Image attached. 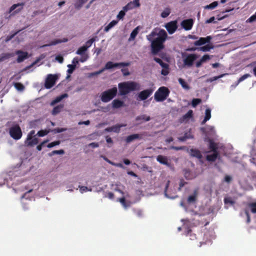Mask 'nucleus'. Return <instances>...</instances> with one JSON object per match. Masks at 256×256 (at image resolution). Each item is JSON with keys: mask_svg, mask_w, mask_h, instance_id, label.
<instances>
[{"mask_svg": "<svg viewBox=\"0 0 256 256\" xmlns=\"http://www.w3.org/2000/svg\"><path fill=\"white\" fill-rule=\"evenodd\" d=\"M68 95L66 94H62L58 96H57L54 100H53L51 103L50 104L52 106H54L56 103L60 102L63 98H64L68 97Z\"/></svg>", "mask_w": 256, "mask_h": 256, "instance_id": "obj_24", "label": "nucleus"}, {"mask_svg": "<svg viewBox=\"0 0 256 256\" xmlns=\"http://www.w3.org/2000/svg\"><path fill=\"white\" fill-rule=\"evenodd\" d=\"M152 89H146L140 92L138 94V100H144L147 99L152 93Z\"/></svg>", "mask_w": 256, "mask_h": 256, "instance_id": "obj_10", "label": "nucleus"}, {"mask_svg": "<svg viewBox=\"0 0 256 256\" xmlns=\"http://www.w3.org/2000/svg\"><path fill=\"white\" fill-rule=\"evenodd\" d=\"M218 5V2L214 1L210 4L206 6L204 8L206 9H214Z\"/></svg>", "mask_w": 256, "mask_h": 256, "instance_id": "obj_42", "label": "nucleus"}, {"mask_svg": "<svg viewBox=\"0 0 256 256\" xmlns=\"http://www.w3.org/2000/svg\"><path fill=\"white\" fill-rule=\"evenodd\" d=\"M176 20L171 21L166 24L165 28L170 34H174L178 28Z\"/></svg>", "mask_w": 256, "mask_h": 256, "instance_id": "obj_9", "label": "nucleus"}, {"mask_svg": "<svg viewBox=\"0 0 256 256\" xmlns=\"http://www.w3.org/2000/svg\"><path fill=\"white\" fill-rule=\"evenodd\" d=\"M130 65V62H122L119 63H114L112 62H108L105 65L104 70H110L114 68L120 66H128Z\"/></svg>", "mask_w": 256, "mask_h": 256, "instance_id": "obj_8", "label": "nucleus"}, {"mask_svg": "<svg viewBox=\"0 0 256 256\" xmlns=\"http://www.w3.org/2000/svg\"><path fill=\"white\" fill-rule=\"evenodd\" d=\"M212 40L210 36H208L206 38H200L198 40L194 42V44L196 46H202L206 43H209Z\"/></svg>", "mask_w": 256, "mask_h": 256, "instance_id": "obj_13", "label": "nucleus"}, {"mask_svg": "<svg viewBox=\"0 0 256 256\" xmlns=\"http://www.w3.org/2000/svg\"><path fill=\"white\" fill-rule=\"evenodd\" d=\"M178 82L186 90H189L190 88V86L187 84L184 80L180 78L178 79Z\"/></svg>", "mask_w": 256, "mask_h": 256, "instance_id": "obj_37", "label": "nucleus"}, {"mask_svg": "<svg viewBox=\"0 0 256 256\" xmlns=\"http://www.w3.org/2000/svg\"><path fill=\"white\" fill-rule=\"evenodd\" d=\"M57 78L58 77L56 75L48 74L45 81V88L47 89L52 88L54 85Z\"/></svg>", "mask_w": 256, "mask_h": 256, "instance_id": "obj_7", "label": "nucleus"}, {"mask_svg": "<svg viewBox=\"0 0 256 256\" xmlns=\"http://www.w3.org/2000/svg\"><path fill=\"white\" fill-rule=\"evenodd\" d=\"M60 144V140L54 141V142H52L48 144L47 145V147L49 148H50L54 147V146H56L59 145Z\"/></svg>", "mask_w": 256, "mask_h": 256, "instance_id": "obj_53", "label": "nucleus"}, {"mask_svg": "<svg viewBox=\"0 0 256 256\" xmlns=\"http://www.w3.org/2000/svg\"><path fill=\"white\" fill-rule=\"evenodd\" d=\"M122 126V125L117 124L110 127H108L105 129V130L108 132H114L118 133Z\"/></svg>", "mask_w": 256, "mask_h": 256, "instance_id": "obj_20", "label": "nucleus"}, {"mask_svg": "<svg viewBox=\"0 0 256 256\" xmlns=\"http://www.w3.org/2000/svg\"><path fill=\"white\" fill-rule=\"evenodd\" d=\"M126 14V11L124 10H120L117 16V18L118 19V20H122L123 19L124 17V16Z\"/></svg>", "mask_w": 256, "mask_h": 256, "instance_id": "obj_52", "label": "nucleus"}, {"mask_svg": "<svg viewBox=\"0 0 256 256\" xmlns=\"http://www.w3.org/2000/svg\"><path fill=\"white\" fill-rule=\"evenodd\" d=\"M64 153L63 150H53L51 153L49 154L50 156H52L54 154H62Z\"/></svg>", "mask_w": 256, "mask_h": 256, "instance_id": "obj_44", "label": "nucleus"}, {"mask_svg": "<svg viewBox=\"0 0 256 256\" xmlns=\"http://www.w3.org/2000/svg\"><path fill=\"white\" fill-rule=\"evenodd\" d=\"M211 118V110L210 108H206L205 110V116L202 122V124H204Z\"/></svg>", "mask_w": 256, "mask_h": 256, "instance_id": "obj_23", "label": "nucleus"}, {"mask_svg": "<svg viewBox=\"0 0 256 256\" xmlns=\"http://www.w3.org/2000/svg\"><path fill=\"white\" fill-rule=\"evenodd\" d=\"M134 4V6H133L134 7H138L140 6V0H134L132 2V5Z\"/></svg>", "mask_w": 256, "mask_h": 256, "instance_id": "obj_62", "label": "nucleus"}, {"mask_svg": "<svg viewBox=\"0 0 256 256\" xmlns=\"http://www.w3.org/2000/svg\"><path fill=\"white\" fill-rule=\"evenodd\" d=\"M10 134L14 139L18 140L21 138L22 132L20 126L18 124H15L10 128Z\"/></svg>", "mask_w": 256, "mask_h": 256, "instance_id": "obj_6", "label": "nucleus"}, {"mask_svg": "<svg viewBox=\"0 0 256 256\" xmlns=\"http://www.w3.org/2000/svg\"><path fill=\"white\" fill-rule=\"evenodd\" d=\"M201 102L202 100L200 98H194L192 101V105L194 108H195Z\"/></svg>", "mask_w": 256, "mask_h": 256, "instance_id": "obj_41", "label": "nucleus"}, {"mask_svg": "<svg viewBox=\"0 0 256 256\" xmlns=\"http://www.w3.org/2000/svg\"><path fill=\"white\" fill-rule=\"evenodd\" d=\"M196 200V193L195 192L194 194L190 196L188 198V202L189 204L194 203Z\"/></svg>", "mask_w": 256, "mask_h": 256, "instance_id": "obj_35", "label": "nucleus"}, {"mask_svg": "<svg viewBox=\"0 0 256 256\" xmlns=\"http://www.w3.org/2000/svg\"><path fill=\"white\" fill-rule=\"evenodd\" d=\"M86 50V48L83 46L80 48L76 52V54L82 56V58L80 60V61L82 62H85L87 59L88 56H83Z\"/></svg>", "mask_w": 256, "mask_h": 256, "instance_id": "obj_14", "label": "nucleus"}, {"mask_svg": "<svg viewBox=\"0 0 256 256\" xmlns=\"http://www.w3.org/2000/svg\"><path fill=\"white\" fill-rule=\"evenodd\" d=\"M156 160L162 164L166 165L168 166H170V163L168 162V158L166 156L158 155L157 156Z\"/></svg>", "mask_w": 256, "mask_h": 256, "instance_id": "obj_17", "label": "nucleus"}, {"mask_svg": "<svg viewBox=\"0 0 256 256\" xmlns=\"http://www.w3.org/2000/svg\"><path fill=\"white\" fill-rule=\"evenodd\" d=\"M112 108H118L124 106V102L118 99H115L112 102Z\"/></svg>", "mask_w": 256, "mask_h": 256, "instance_id": "obj_21", "label": "nucleus"}, {"mask_svg": "<svg viewBox=\"0 0 256 256\" xmlns=\"http://www.w3.org/2000/svg\"><path fill=\"white\" fill-rule=\"evenodd\" d=\"M68 67L69 68L67 70V72L69 74H72L74 70H75L76 68V64H68Z\"/></svg>", "mask_w": 256, "mask_h": 256, "instance_id": "obj_45", "label": "nucleus"}, {"mask_svg": "<svg viewBox=\"0 0 256 256\" xmlns=\"http://www.w3.org/2000/svg\"><path fill=\"white\" fill-rule=\"evenodd\" d=\"M117 92L118 90L116 87L108 89L101 94L100 100L104 102H109L116 96Z\"/></svg>", "mask_w": 256, "mask_h": 256, "instance_id": "obj_3", "label": "nucleus"}, {"mask_svg": "<svg viewBox=\"0 0 256 256\" xmlns=\"http://www.w3.org/2000/svg\"><path fill=\"white\" fill-rule=\"evenodd\" d=\"M193 116V111L192 110H189L186 114L184 115L180 118V122H183L187 121L188 120L192 117Z\"/></svg>", "mask_w": 256, "mask_h": 256, "instance_id": "obj_19", "label": "nucleus"}, {"mask_svg": "<svg viewBox=\"0 0 256 256\" xmlns=\"http://www.w3.org/2000/svg\"><path fill=\"white\" fill-rule=\"evenodd\" d=\"M138 32V28H136L131 32L130 40H134Z\"/></svg>", "mask_w": 256, "mask_h": 256, "instance_id": "obj_38", "label": "nucleus"}, {"mask_svg": "<svg viewBox=\"0 0 256 256\" xmlns=\"http://www.w3.org/2000/svg\"><path fill=\"white\" fill-rule=\"evenodd\" d=\"M250 22H253L256 20V14L252 16L248 20Z\"/></svg>", "mask_w": 256, "mask_h": 256, "instance_id": "obj_64", "label": "nucleus"}, {"mask_svg": "<svg viewBox=\"0 0 256 256\" xmlns=\"http://www.w3.org/2000/svg\"><path fill=\"white\" fill-rule=\"evenodd\" d=\"M194 21L191 18L184 20L181 23L182 27L186 30H191Z\"/></svg>", "mask_w": 256, "mask_h": 256, "instance_id": "obj_11", "label": "nucleus"}, {"mask_svg": "<svg viewBox=\"0 0 256 256\" xmlns=\"http://www.w3.org/2000/svg\"><path fill=\"white\" fill-rule=\"evenodd\" d=\"M56 60L60 63H62L64 61V58L62 56L58 55L56 57Z\"/></svg>", "mask_w": 256, "mask_h": 256, "instance_id": "obj_61", "label": "nucleus"}, {"mask_svg": "<svg viewBox=\"0 0 256 256\" xmlns=\"http://www.w3.org/2000/svg\"><path fill=\"white\" fill-rule=\"evenodd\" d=\"M133 8V6H132V2H130L126 6H124L123 8V10H125L126 12H127L129 10H130Z\"/></svg>", "mask_w": 256, "mask_h": 256, "instance_id": "obj_55", "label": "nucleus"}, {"mask_svg": "<svg viewBox=\"0 0 256 256\" xmlns=\"http://www.w3.org/2000/svg\"><path fill=\"white\" fill-rule=\"evenodd\" d=\"M63 106H64L62 104H60L56 106H55L52 110V114L54 115H56L59 113L61 111L62 109L63 108Z\"/></svg>", "mask_w": 256, "mask_h": 256, "instance_id": "obj_33", "label": "nucleus"}, {"mask_svg": "<svg viewBox=\"0 0 256 256\" xmlns=\"http://www.w3.org/2000/svg\"><path fill=\"white\" fill-rule=\"evenodd\" d=\"M186 184H187V182H184V180L183 179H180V184H179V188H178V190L179 191H180L182 190V188Z\"/></svg>", "mask_w": 256, "mask_h": 256, "instance_id": "obj_54", "label": "nucleus"}, {"mask_svg": "<svg viewBox=\"0 0 256 256\" xmlns=\"http://www.w3.org/2000/svg\"><path fill=\"white\" fill-rule=\"evenodd\" d=\"M168 38L165 30L160 29L157 32L156 30H153L150 34L146 36V39L151 42V53L152 55L157 54L164 48V42Z\"/></svg>", "mask_w": 256, "mask_h": 256, "instance_id": "obj_1", "label": "nucleus"}, {"mask_svg": "<svg viewBox=\"0 0 256 256\" xmlns=\"http://www.w3.org/2000/svg\"><path fill=\"white\" fill-rule=\"evenodd\" d=\"M224 202L225 204H230L232 205L234 204V201L230 197H226L224 198Z\"/></svg>", "mask_w": 256, "mask_h": 256, "instance_id": "obj_47", "label": "nucleus"}, {"mask_svg": "<svg viewBox=\"0 0 256 256\" xmlns=\"http://www.w3.org/2000/svg\"><path fill=\"white\" fill-rule=\"evenodd\" d=\"M183 62L184 66L191 67L194 62L198 58V56L194 54H182Z\"/></svg>", "mask_w": 256, "mask_h": 256, "instance_id": "obj_5", "label": "nucleus"}, {"mask_svg": "<svg viewBox=\"0 0 256 256\" xmlns=\"http://www.w3.org/2000/svg\"><path fill=\"white\" fill-rule=\"evenodd\" d=\"M249 207L250 208L252 212L254 214L256 213V202L250 203L248 205Z\"/></svg>", "mask_w": 256, "mask_h": 256, "instance_id": "obj_48", "label": "nucleus"}, {"mask_svg": "<svg viewBox=\"0 0 256 256\" xmlns=\"http://www.w3.org/2000/svg\"><path fill=\"white\" fill-rule=\"evenodd\" d=\"M186 236H190V238L191 240H194L196 238V234H192V230L190 229L188 230Z\"/></svg>", "mask_w": 256, "mask_h": 256, "instance_id": "obj_43", "label": "nucleus"}, {"mask_svg": "<svg viewBox=\"0 0 256 256\" xmlns=\"http://www.w3.org/2000/svg\"><path fill=\"white\" fill-rule=\"evenodd\" d=\"M184 176L188 180L192 178V176H190V171L188 170H184Z\"/></svg>", "mask_w": 256, "mask_h": 256, "instance_id": "obj_51", "label": "nucleus"}, {"mask_svg": "<svg viewBox=\"0 0 256 256\" xmlns=\"http://www.w3.org/2000/svg\"><path fill=\"white\" fill-rule=\"evenodd\" d=\"M170 9L168 8H166L162 12L161 16L163 18H166L170 15Z\"/></svg>", "mask_w": 256, "mask_h": 256, "instance_id": "obj_36", "label": "nucleus"}, {"mask_svg": "<svg viewBox=\"0 0 256 256\" xmlns=\"http://www.w3.org/2000/svg\"><path fill=\"white\" fill-rule=\"evenodd\" d=\"M88 0H78L74 4L75 8L77 9L80 8Z\"/></svg>", "mask_w": 256, "mask_h": 256, "instance_id": "obj_39", "label": "nucleus"}, {"mask_svg": "<svg viewBox=\"0 0 256 256\" xmlns=\"http://www.w3.org/2000/svg\"><path fill=\"white\" fill-rule=\"evenodd\" d=\"M68 42V38H64L62 40L60 39H56L52 41L50 44L44 45V46H54L58 44L61 43V42Z\"/></svg>", "mask_w": 256, "mask_h": 256, "instance_id": "obj_25", "label": "nucleus"}, {"mask_svg": "<svg viewBox=\"0 0 256 256\" xmlns=\"http://www.w3.org/2000/svg\"><path fill=\"white\" fill-rule=\"evenodd\" d=\"M24 4V2L18 3L17 4H13L10 8V12H11L14 10H16L17 8H18L14 12V13L19 12L23 8V6Z\"/></svg>", "mask_w": 256, "mask_h": 256, "instance_id": "obj_16", "label": "nucleus"}, {"mask_svg": "<svg viewBox=\"0 0 256 256\" xmlns=\"http://www.w3.org/2000/svg\"><path fill=\"white\" fill-rule=\"evenodd\" d=\"M134 210L136 214L138 216L140 217V216H142V210Z\"/></svg>", "mask_w": 256, "mask_h": 256, "instance_id": "obj_60", "label": "nucleus"}, {"mask_svg": "<svg viewBox=\"0 0 256 256\" xmlns=\"http://www.w3.org/2000/svg\"><path fill=\"white\" fill-rule=\"evenodd\" d=\"M38 140L37 138H32L31 140H26L25 143L28 146H33L38 144Z\"/></svg>", "mask_w": 256, "mask_h": 256, "instance_id": "obj_27", "label": "nucleus"}, {"mask_svg": "<svg viewBox=\"0 0 256 256\" xmlns=\"http://www.w3.org/2000/svg\"><path fill=\"white\" fill-rule=\"evenodd\" d=\"M15 88L18 90L22 91L24 89V86L20 82H16L14 84Z\"/></svg>", "mask_w": 256, "mask_h": 256, "instance_id": "obj_40", "label": "nucleus"}, {"mask_svg": "<svg viewBox=\"0 0 256 256\" xmlns=\"http://www.w3.org/2000/svg\"><path fill=\"white\" fill-rule=\"evenodd\" d=\"M142 135L140 134H132L128 136L126 139V143H130L133 140L136 139H142Z\"/></svg>", "mask_w": 256, "mask_h": 256, "instance_id": "obj_18", "label": "nucleus"}, {"mask_svg": "<svg viewBox=\"0 0 256 256\" xmlns=\"http://www.w3.org/2000/svg\"><path fill=\"white\" fill-rule=\"evenodd\" d=\"M250 76V75L248 74H246L242 76L240 78H239V79L238 80V84L240 82H242V81L244 80L245 79L249 78Z\"/></svg>", "mask_w": 256, "mask_h": 256, "instance_id": "obj_49", "label": "nucleus"}, {"mask_svg": "<svg viewBox=\"0 0 256 256\" xmlns=\"http://www.w3.org/2000/svg\"><path fill=\"white\" fill-rule=\"evenodd\" d=\"M188 152L191 156L201 159L202 157L201 152L198 149L191 148L189 150Z\"/></svg>", "mask_w": 256, "mask_h": 256, "instance_id": "obj_15", "label": "nucleus"}, {"mask_svg": "<svg viewBox=\"0 0 256 256\" xmlns=\"http://www.w3.org/2000/svg\"><path fill=\"white\" fill-rule=\"evenodd\" d=\"M118 87L120 95L124 96L132 91L139 90L140 85L134 82H126L118 84Z\"/></svg>", "mask_w": 256, "mask_h": 256, "instance_id": "obj_2", "label": "nucleus"}, {"mask_svg": "<svg viewBox=\"0 0 256 256\" xmlns=\"http://www.w3.org/2000/svg\"><path fill=\"white\" fill-rule=\"evenodd\" d=\"M16 54L18 55L17 62L20 63L28 58V53L21 50L16 51Z\"/></svg>", "mask_w": 256, "mask_h": 256, "instance_id": "obj_12", "label": "nucleus"}, {"mask_svg": "<svg viewBox=\"0 0 256 256\" xmlns=\"http://www.w3.org/2000/svg\"><path fill=\"white\" fill-rule=\"evenodd\" d=\"M209 142V148L213 152H218V145L217 144L214 142L212 139H208Z\"/></svg>", "mask_w": 256, "mask_h": 256, "instance_id": "obj_22", "label": "nucleus"}, {"mask_svg": "<svg viewBox=\"0 0 256 256\" xmlns=\"http://www.w3.org/2000/svg\"><path fill=\"white\" fill-rule=\"evenodd\" d=\"M154 60L160 64V65L162 68H168L169 65L165 62H164L162 60L158 58L154 57Z\"/></svg>", "mask_w": 256, "mask_h": 256, "instance_id": "obj_29", "label": "nucleus"}, {"mask_svg": "<svg viewBox=\"0 0 256 256\" xmlns=\"http://www.w3.org/2000/svg\"><path fill=\"white\" fill-rule=\"evenodd\" d=\"M169 73V68H163L161 71V74L163 76H167Z\"/></svg>", "mask_w": 256, "mask_h": 256, "instance_id": "obj_56", "label": "nucleus"}, {"mask_svg": "<svg viewBox=\"0 0 256 256\" xmlns=\"http://www.w3.org/2000/svg\"><path fill=\"white\" fill-rule=\"evenodd\" d=\"M118 201L121 203V204L122 205V206L125 208H126L130 206V202H127L126 200V198L124 197L119 198Z\"/></svg>", "mask_w": 256, "mask_h": 256, "instance_id": "obj_34", "label": "nucleus"}, {"mask_svg": "<svg viewBox=\"0 0 256 256\" xmlns=\"http://www.w3.org/2000/svg\"><path fill=\"white\" fill-rule=\"evenodd\" d=\"M80 192L82 193H83L84 192H86L88 190H91V189H88V187L85 186H79Z\"/></svg>", "mask_w": 256, "mask_h": 256, "instance_id": "obj_57", "label": "nucleus"}, {"mask_svg": "<svg viewBox=\"0 0 256 256\" xmlns=\"http://www.w3.org/2000/svg\"><path fill=\"white\" fill-rule=\"evenodd\" d=\"M122 72L124 76H128L130 74L127 68L122 69Z\"/></svg>", "mask_w": 256, "mask_h": 256, "instance_id": "obj_63", "label": "nucleus"}, {"mask_svg": "<svg viewBox=\"0 0 256 256\" xmlns=\"http://www.w3.org/2000/svg\"><path fill=\"white\" fill-rule=\"evenodd\" d=\"M214 48L212 44H208L204 46L200 47L199 49L202 52H208Z\"/></svg>", "mask_w": 256, "mask_h": 256, "instance_id": "obj_30", "label": "nucleus"}, {"mask_svg": "<svg viewBox=\"0 0 256 256\" xmlns=\"http://www.w3.org/2000/svg\"><path fill=\"white\" fill-rule=\"evenodd\" d=\"M118 22V20H113L110 22L108 26H106L104 29V31L106 32H108L112 28H113L115 25H116Z\"/></svg>", "mask_w": 256, "mask_h": 256, "instance_id": "obj_28", "label": "nucleus"}, {"mask_svg": "<svg viewBox=\"0 0 256 256\" xmlns=\"http://www.w3.org/2000/svg\"><path fill=\"white\" fill-rule=\"evenodd\" d=\"M168 88L165 86L160 87L154 94V98L156 102H162L166 99L170 94Z\"/></svg>", "mask_w": 256, "mask_h": 256, "instance_id": "obj_4", "label": "nucleus"}, {"mask_svg": "<svg viewBox=\"0 0 256 256\" xmlns=\"http://www.w3.org/2000/svg\"><path fill=\"white\" fill-rule=\"evenodd\" d=\"M218 156V152H213L212 154L207 155L206 158L209 162H214L217 158Z\"/></svg>", "mask_w": 256, "mask_h": 256, "instance_id": "obj_26", "label": "nucleus"}, {"mask_svg": "<svg viewBox=\"0 0 256 256\" xmlns=\"http://www.w3.org/2000/svg\"><path fill=\"white\" fill-rule=\"evenodd\" d=\"M48 132L49 131L47 130H40L38 132L37 134L38 136L42 137L46 135Z\"/></svg>", "mask_w": 256, "mask_h": 256, "instance_id": "obj_50", "label": "nucleus"}, {"mask_svg": "<svg viewBox=\"0 0 256 256\" xmlns=\"http://www.w3.org/2000/svg\"><path fill=\"white\" fill-rule=\"evenodd\" d=\"M136 120L137 121L144 120V121L148 122L150 120V116H147L146 114H142L138 116Z\"/></svg>", "mask_w": 256, "mask_h": 256, "instance_id": "obj_32", "label": "nucleus"}, {"mask_svg": "<svg viewBox=\"0 0 256 256\" xmlns=\"http://www.w3.org/2000/svg\"><path fill=\"white\" fill-rule=\"evenodd\" d=\"M210 59V56L208 54H204L202 56L200 60L203 62H204Z\"/></svg>", "mask_w": 256, "mask_h": 256, "instance_id": "obj_58", "label": "nucleus"}, {"mask_svg": "<svg viewBox=\"0 0 256 256\" xmlns=\"http://www.w3.org/2000/svg\"><path fill=\"white\" fill-rule=\"evenodd\" d=\"M96 40V39L94 38H90V40H88L86 43V45L84 46L86 48L88 49V48H90L92 44Z\"/></svg>", "mask_w": 256, "mask_h": 256, "instance_id": "obj_46", "label": "nucleus"}, {"mask_svg": "<svg viewBox=\"0 0 256 256\" xmlns=\"http://www.w3.org/2000/svg\"><path fill=\"white\" fill-rule=\"evenodd\" d=\"M13 56L14 54L11 53L2 54V56H0V62Z\"/></svg>", "mask_w": 256, "mask_h": 256, "instance_id": "obj_31", "label": "nucleus"}, {"mask_svg": "<svg viewBox=\"0 0 256 256\" xmlns=\"http://www.w3.org/2000/svg\"><path fill=\"white\" fill-rule=\"evenodd\" d=\"M35 132L34 130H32L30 132L28 135L27 140H31L32 138H33V136Z\"/></svg>", "mask_w": 256, "mask_h": 256, "instance_id": "obj_59", "label": "nucleus"}]
</instances>
